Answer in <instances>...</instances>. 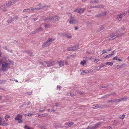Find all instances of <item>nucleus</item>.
<instances>
[{
	"instance_id": "obj_1",
	"label": "nucleus",
	"mask_w": 129,
	"mask_h": 129,
	"mask_svg": "<svg viewBox=\"0 0 129 129\" xmlns=\"http://www.w3.org/2000/svg\"><path fill=\"white\" fill-rule=\"evenodd\" d=\"M125 33H122L118 34L116 33H113L109 35L107 38L109 40H113L118 37L125 35Z\"/></svg>"
},
{
	"instance_id": "obj_2",
	"label": "nucleus",
	"mask_w": 129,
	"mask_h": 129,
	"mask_svg": "<svg viewBox=\"0 0 129 129\" xmlns=\"http://www.w3.org/2000/svg\"><path fill=\"white\" fill-rule=\"evenodd\" d=\"M55 40V39L53 38H49L45 42L43 43L42 47L44 48L47 47L51 43V42Z\"/></svg>"
},
{
	"instance_id": "obj_3",
	"label": "nucleus",
	"mask_w": 129,
	"mask_h": 129,
	"mask_svg": "<svg viewBox=\"0 0 129 129\" xmlns=\"http://www.w3.org/2000/svg\"><path fill=\"white\" fill-rule=\"evenodd\" d=\"M10 67L9 65V63L7 61L5 60L4 61H3L2 63V69L3 71H6L8 69H9Z\"/></svg>"
},
{
	"instance_id": "obj_4",
	"label": "nucleus",
	"mask_w": 129,
	"mask_h": 129,
	"mask_svg": "<svg viewBox=\"0 0 129 129\" xmlns=\"http://www.w3.org/2000/svg\"><path fill=\"white\" fill-rule=\"evenodd\" d=\"M70 15L71 16V17L70 16V17L68 19V21L70 24H74L77 23H78V21L76 19L75 17H72L71 14H70Z\"/></svg>"
},
{
	"instance_id": "obj_5",
	"label": "nucleus",
	"mask_w": 129,
	"mask_h": 129,
	"mask_svg": "<svg viewBox=\"0 0 129 129\" xmlns=\"http://www.w3.org/2000/svg\"><path fill=\"white\" fill-rule=\"evenodd\" d=\"M38 10L44 8H49L50 7V5H47L46 4H42L41 3H39L38 5L37 6Z\"/></svg>"
},
{
	"instance_id": "obj_6",
	"label": "nucleus",
	"mask_w": 129,
	"mask_h": 129,
	"mask_svg": "<svg viewBox=\"0 0 129 129\" xmlns=\"http://www.w3.org/2000/svg\"><path fill=\"white\" fill-rule=\"evenodd\" d=\"M60 18L57 16H50L47 18L46 20H48L49 21H51L53 20V22L54 23L56 21L59 20Z\"/></svg>"
},
{
	"instance_id": "obj_7",
	"label": "nucleus",
	"mask_w": 129,
	"mask_h": 129,
	"mask_svg": "<svg viewBox=\"0 0 129 129\" xmlns=\"http://www.w3.org/2000/svg\"><path fill=\"white\" fill-rule=\"evenodd\" d=\"M126 13L124 12L121 13L118 15L117 16V19L119 21L121 20L122 17L125 15Z\"/></svg>"
},
{
	"instance_id": "obj_8",
	"label": "nucleus",
	"mask_w": 129,
	"mask_h": 129,
	"mask_svg": "<svg viewBox=\"0 0 129 129\" xmlns=\"http://www.w3.org/2000/svg\"><path fill=\"white\" fill-rule=\"evenodd\" d=\"M84 9L82 8H78L75 9L74 10V11L75 12H77L79 13H83L84 11Z\"/></svg>"
},
{
	"instance_id": "obj_9",
	"label": "nucleus",
	"mask_w": 129,
	"mask_h": 129,
	"mask_svg": "<svg viewBox=\"0 0 129 129\" xmlns=\"http://www.w3.org/2000/svg\"><path fill=\"white\" fill-rule=\"evenodd\" d=\"M48 67L52 66L54 65L55 64V61H48Z\"/></svg>"
},
{
	"instance_id": "obj_10",
	"label": "nucleus",
	"mask_w": 129,
	"mask_h": 129,
	"mask_svg": "<svg viewBox=\"0 0 129 129\" xmlns=\"http://www.w3.org/2000/svg\"><path fill=\"white\" fill-rule=\"evenodd\" d=\"M74 124V123L72 122H69L66 123L65 124V127L67 128L71 127Z\"/></svg>"
},
{
	"instance_id": "obj_11",
	"label": "nucleus",
	"mask_w": 129,
	"mask_h": 129,
	"mask_svg": "<svg viewBox=\"0 0 129 129\" xmlns=\"http://www.w3.org/2000/svg\"><path fill=\"white\" fill-rule=\"evenodd\" d=\"M5 4L6 5V7L11 6L14 4L12 0L9 1L8 3H6Z\"/></svg>"
},
{
	"instance_id": "obj_12",
	"label": "nucleus",
	"mask_w": 129,
	"mask_h": 129,
	"mask_svg": "<svg viewBox=\"0 0 129 129\" xmlns=\"http://www.w3.org/2000/svg\"><path fill=\"white\" fill-rule=\"evenodd\" d=\"M22 118V115L20 114H18L17 116L15 118V119L16 120H19L21 119Z\"/></svg>"
},
{
	"instance_id": "obj_13",
	"label": "nucleus",
	"mask_w": 129,
	"mask_h": 129,
	"mask_svg": "<svg viewBox=\"0 0 129 129\" xmlns=\"http://www.w3.org/2000/svg\"><path fill=\"white\" fill-rule=\"evenodd\" d=\"M47 63L48 61H47L42 62L40 64H41L43 65L45 67H48V64H47Z\"/></svg>"
},
{
	"instance_id": "obj_14",
	"label": "nucleus",
	"mask_w": 129,
	"mask_h": 129,
	"mask_svg": "<svg viewBox=\"0 0 129 129\" xmlns=\"http://www.w3.org/2000/svg\"><path fill=\"white\" fill-rule=\"evenodd\" d=\"M102 124L101 122H99L97 124H95L94 126H93L94 129H96L98 128L100 126V125Z\"/></svg>"
},
{
	"instance_id": "obj_15",
	"label": "nucleus",
	"mask_w": 129,
	"mask_h": 129,
	"mask_svg": "<svg viewBox=\"0 0 129 129\" xmlns=\"http://www.w3.org/2000/svg\"><path fill=\"white\" fill-rule=\"evenodd\" d=\"M89 72H90L86 70H83L82 71V72H81V74H83L84 73H85L86 74H88Z\"/></svg>"
},
{
	"instance_id": "obj_16",
	"label": "nucleus",
	"mask_w": 129,
	"mask_h": 129,
	"mask_svg": "<svg viewBox=\"0 0 129 129\" xmlns=\"http://www.w3.org/2000/svg\"><path fill=\"white\" fill-rule=\"evenodd\" d=\"M65 36L66 38L68 39H71L72 38V36L71 35L66 34Z\"/></svg>"
},
{
	"instance_id": "obj_17",
	"label": "nucleus",
	"mask_w": 129,
	"mask_h": 129,
	"mask_svg": "<svg viewBox=\"0 0 129 129\" xmlns=\"http://www.w3.org/2000/svg\"><path fill=\"white\" fill-rule=\"evenodd\" d=\"M78 48V45H76L74 46L73 47H72V51H75L77 50Z\"/></svg>"
},
{
	"instance_id": "obj_18",
	"label": "nucleus",
	"mask_w": 129,
	"mask_h": 129,
	"mask_svg": "<svg viewBox=\"0 0 129 129\" xmlns=\"http://www.w3.org/2000/svg\"><path fill=\"white\" fill-rule=\"evenodd\" d=\"M86 60H84L81 61L80 63V64L84 66L86 64Z\"/></svg>"
},
{
	"instance_id": "obj_19",
	"label": "nucleus",
	"mask_w": 129,
	"mask_h": 129,
	"mask_svg": "<svg viewBox=\"0 0 129 129\" xmlns=\"http://www.w3.org/2000/svg\"><path fill=\"white\" fill-rule=\"evenodd\" d=\"M90 3H92L93 4H96L99 3L98 0H95L93 1H91Z\"/></svg>"
},
{
	"instance_id": "obj_20",
	"label": "nucleus",
	"mask_w": 129,
	"mask_h": 129,
	"mask_svg": "<svg viewBox=\"0 0 129 129\" xmlns=\"http://www.w3.org/2000/svg\"><path fill=\"white\" fill-rule=\"evenodd\" d=\"M14 20L13 18L12 17H11L10 18H9L8 20H7V22L9 23H11L12 22V21Z\"/></svg>"
},
{
	"instance_id": "obj_21",
	"label": "nucleus",
	"mask_w": 129,
	"mask_h": 129,
	"mask_svg": "<svg viewBox=\"0 0 129 129\" xmlns=\"http://www.w3.org/2000/svg\"><path fill=\"white\" fill-rule=\"evenodd\" d=\"M43 28L42 27H41L40 28H38L35 30L33 31L34 33H35L37 32H39L40 30H42Z\"/></svg>"
},
{
	"instance_id": "obj_22",
	"label": "nucleus",
	"mask_w": 129,
	"mask_h": 129,
	"mask_svg": "<svg viewBox=\"0 0 129 129\" xmlns=\"http://www.w3.org/2000/svg\"><path fill=\"white\" fill-rule=\"evenodd\" d=\"M113 60H118L120 61H122V60L121 59H120L119 58H118L117 57H114L113 59Z\"/></svg>"
},
{
	"instance_id": "obj_23",
	"label": "nucleus",
	"mask_w": 129,
	"mask_h": 129,
	"mask_svg": "<svg viewBox=\"0 0 129 129\" xmlns=\"http://www.w3.org/2000/svg\"><path fill=\"white\" fill-rule=\"evenodd\" d=\"M5 7H6V5L5 4L1 5L0 6V10H2L3 8H5Z\"/></svg>"
},
{
	"instance_id": "obj_24",
	"label": "nucleus",
	"mask_w": 129,
	"mask_h": 129,
	"mask_svg": "<svg viewBox=\"0 0 129 129\" xmlns=\"http://www.w3.org/2000/svg\"><path fill=\"white\" fill-rule=\"evenodd\" d=\"M44 25L45 28H47L50 27V25L49 24L45 23Z\"/></svg>"
},
{
	"instance_id": "obj_25",
	"label": "nucleus",
	"mask_w": 129,
	"mask_h": 129,
	"mask_svg": "<svg viewBox=\"0 0 129 129\" xmlns=\"http://www.w3.org/2000/svg\"><path fill=\"white\" fill-rule=\"evenodd\" d=\"M114 102H118L121 101V98L114 99Z\"/></svg>"
},
{
	"instance_id": "obj_26",
	"label": "nucleus",
	"mask_w": 129,
	"mask_h": 129,
	"mask_svg": "<svg viewBox=\"0 0 129 129\" xmlns=\"http://www.w3.org/2000/svg\"><path fill=\"white\" fill-rule=\"evenodd\" d=\"M60 66H64V64L63 61H61L59 62Z\"/></svg>"
},
{
	"instance_id": "obj_27",
	"label": "nucleus",
	"mask_w": 129,
	"mask_h": 129,
	"mask_svg": "<svg viewBox=\"0 0 129 129\" xmlns=\"http://www.w3.org/2000/svg\"><path fill=\"white\" fill-rule=\"evenodd\" d=\"M101 14L102 16L106 15L107 14V13L106 11H104Z\"/></svg>"
},
{
	"instance_id": "obj_28",
	"label": "nucleus",
	"mask_w": 129,
	"mask_h": 129,
	"mask_svg": "<svg viewBox=\"0 0 129 129\" xmlns=\"http://www.w3.org/2000/svg\"><path fill=\"white\" fill-rule=\"evenodd\" d=\"M29 9H30V10H29V11H30L31 10L33 11L35 10H37L38 9H37V7H36L35 8H32L31 7L29 8Z\"/></svg>"
},
{
	"instance_id": "obj_29",
	"label": "nucleus",
	"mask_w": 129,
	"mask_h": 129,
	"mask_svg": "<svg viewBox=\"0 0 129 129\" xmlns=\"http://www.w3.org/2000/svg\"><path fill=\"white\" fill-rule=\"evenodd\" d=\"M107 102L108 103H113L114 102V100H107Z\"/></svg>"
},
{
	"instance_id": "obj_30",
	"label": "nucleus",
	"mask_w": 129,
	"mask_h": 129,
	"mask_svg": "<svg viewBox=\"0 0 129 129\" xmlns=\"http://www.w3.org/2000/svg\"><path fill=\"white\" fill-rule=\"evenodd\" d=\"M10 117V116L8 115H6L5 117V119L6 121L7 122L8 120V119Z\"/></svg>"
},
{
	"instance_id": "obj_31",
	"label": "nucleus",
	"mask_w": 129,
	"mask_h": 129,
	"mask_svg": "<svg viewBox=\"0 0 129 129\" xmlns=\"http://www.w3.org/2000/svg\"><path fill=\"white\" fill-rule=\"evenodd\" d=\"M102 108V107L101 106H99L97 105L96 106L94 107L93 108L94 109H96L100 108Z\"/></svg>"
},
{
	"instance_id": "obj_32",
	"label": "nucleus",
	"mask_w": 129,
	"mask_h": 129,
	"mask_svg": "<svg viewBox=\"0 0 129 129\" xmlns=\"http://www.w3.org/2000/svg\"><path fill=\"white\" fill-rule=\"evenodd\" d=\"M87 26H90L92 24L91 22L90 21H88L86 23Z\"/></svg>"
},
{
	"instance_id": "obj_33",
	"label": "nucleus",
	"mask_w": 129,
	"mask_h": 129,
	"mask_svg": "<svg viewBox=\"0 0 129 129\" xmlns=\"http://www.w3.org/2000/svg\"><path fill=\"white\" fill-rule=\"evenodd\" d=\"M105 64L106 65H109L111 66L113 65V63L111 62H109L106 63Z\"/></svg>"
},
{
	"instance_id": "obj_34",
	"label": "nucleus",
	"mask_w": 129,
	"mask_h": 129,
	"mask_svg": "<svg viewBox=\"0 0 129 129\" xmlns=\"http://www.w3.org/2000/svg\"><path fill=\"white\" fill-rule=\"evenodd\" d=\"M125 117V115L124 114H123L122 115L120 116V117H119V118L121 119H123Z\"/></svg>"
},
{
	"instance_id": "obj_35",
	"label": "nucleus",
	"mask_w": 129,
	"mask_h": 129,
	"mask_svg": "<svg viewBox=\"0 0 129 129\" xmlns=\"http://www.w3.org/2000/svg\"><path fill=\"white\" fill-rule=\"evenodd\" d=\"M127 99V97H125L123 98H121V101H125Z\"/></svg>"
},
{
	"instance_id": "obj_36",
	"label": "nucleus",
	"mask_w": 129,
	"mask_h": 129,
	"mask_svg": "<svg viewBox=\"0 0 129 129\" xmlns=\"http://www.w3.org/2000/svg\"><path fill=\"white\" fill-rule=\"evenodd\" d=\"M104 28L103 26H101V27L99 28L98 31H101L103 30L104 29Z\"/></svg>"
},
{
	"instance_id": "obj_37",
	"label": "nucleus",
	"mask_w": 129,
	"mask_h": 129,
	"mask_svg": "<svg viewBox=\"0 0 129 129\" xmlns=\"http://www.w3.org/2000/svg\"><path fill=\"white\" fill-rule=\"evenodd\" d=\"M86 129H94L93 126H88Z\"/></svg>"
},
{
	"instance_id": "obj_38",
	"label": "nucleus",
	"mask_w": 129,
	"mask_h": 129,
	"mask_svg": "<svg viewBox=\"0 0 129 129\" xmlns=\"http://www.w3.org/2000/svg\"><path fill=\"white\" fill-rule=\"evenodd\" d=\"M92 59H93L94 61L95 62V63H96L100 60L99 59H94V58H92Z\"/></svg>"
},
{
	"instance_id": "obj_39",
	"label": "nucleus",
	"mask_w": 129,
	"mask_h": 129,
	"mask_svg": "<svg viewBox=\"0 0 129 129\" xmlns=\"http://www.w3.org/2000/svg\"><path fill=\"white\" fill-rule=\"evenodd\" d=\"M67 50L68 51H72V47H69L67 49Z\"/></svg>"
},
{
	"instance_id": "obj_40",
	"label": "nucleus",
	"mask_w": 129,
	"mask_h": 129,
	"mask_svg": "<svg viewBox=\"0 0 129 129\" xmlns=\"http://www.w3.org/2000/svg\"><path fill=\"white\" fill-rule=\"evenodd\" d=\"M102 15L101 13L99 14L98 15H96L95 16V17H102Z\"/></svg>"
},
{
	"instance_id": "obj_41",
	"label": "nucleus",
	"mask_w": 129,
	"mask_h": 129,
	"mask_svg": "<svg viewBox=\"0 0 129 129\" xmlns=\"http://www.w3.org/2000/svg\"><path fill=\"white\" fill-rule=\"evenodd\" d=\"M112 55L111 54H110L109 55H106L105 58H109L110 57H111Z\"/></svg>"
},
{
	"instance_id": "obj_42",
	"label": "nucleus",
	"mask_w": 129,
	"mask_h": 129,
	"mask_svg": "<svg viewBox=\"0 0 129 129\" xmlns=\"http://www.w3.org/2000/svg\"><path fill=\"white\" fill-rule=\"evenodd\" d=\"M108 85H106V86H102L101 87H100L99 88L100 89L103 88H106L108 87Z\"/></svg>"
},
{
	"instance_id": "obj_43",
	"label": "nucleus",
	"mask_w": 129,
	"mask_h": 129,
	"mask_svg": "<svg viewBox=\"0 0 129 129\" xmlns=\"http://www.w3.org/2000/svg\"><path fill=\"white\" fill-rule=\"evenodd\" d=\"M30 9H29V8L28 9H24V10L23 11V12H27V11H29V10Z\"/></svg>"
},
{
	"instance_id": "obj_44",
	"label": "nucleus",
	"mask_w": 129,
	"mask_h": 129,
	"mask_svg": "<svg viewBox=\"0 0 129 129\" xmlns=\"http://www.w3.org/2000/svg\"><path fill=\"white\" fill-rule=\"evenodd\" d=\"M13 3L14 4L15 3L18 1L19 0H12Z\"/></svg>"
},
{
	"instance_id": "obj_45",
	"label": "nucleus",
	"mask_w": 129,
	"mask_h": 129,
	"mask_svg": "<svg viewBox=\"0 0 129 129\" xmlns=\"http://www.w3.org/2000/svg\"><path fill=\"white\" fill-rule=\"evenodd\" d=\"M2 48L4 49L5 50H7V51L9 50L7 48L6 46L3 47Z\"/></svg>"
},
{
	"instance_id": "obj_46",
	"label": "nucleus",
	"mask_w": 129,
	"mask_h": 129,
	"mask_svg": "<svg viewBox=\"0 0 129 129\" xmlns=\"http://www.w3.org/2000/svg\"><path fill=\"white\" fill-rule=\"evenodd\" d=\"M26 52L27 53L29 54L31 56L32 55V54L31 52V51H27Z\"/></svg>"
},
{
	"instance_id": "obj_47",
	"label": "nucleus",
	"mask_w": 129,
	"mask_h": 129,
	"mask_svg": "<svg viewBox=\"0 0 129 129\" xmlns=\"http://www.w3.org/2000/svg\"><path fill=\"white\" fill-rule=\"evenodd\" d=\"M116 93L115 92H113L111 93L109 95H113L114 96V95H116Z\"/></svg>"
},
{
	"instance_id": "obj_48",
	"label": "nucleus",
	"mask_w": 129,
	"mask_h": 129,
	"mask_svg": "<svg viewBox=\"0 0 129 129\" xmlns=\"http://www.w3.org/2000/svg\"><path fill=\"white\" fill-rule=\"evenodd\" d=\"M104 7L102 5L99 6L98 5V8H103Z\"/></svg>"
},
{
	"instance_id": "obj_49",
	"label": "nucleus",
	"mask_w": 129,
	"mask_h": 129,
	"mask_svg": "<svg viewBox=\"0 0 129 129\" xmlns=\"http://www.w3.org/2000/svg\"><path fill=\"white\" fill-rule=\"evenodd\" d=\"M1 10L3 12H6L7 11V10L5 8H4Z\"/></svg>"
},
{
	"instance_id": "obj_50",
	"label": "nucleus",
	"mask_w": 129,
	"mask_h": 129,
	"mask_svg": "<svg viewBox=\"0 0 129 129\" xmlns=\"http://www.w3.org/2000/svg\"><path fill=\"white\" fill-rule=\"evenodd\" d=\"M33 115V113H28V114L27 115V116H30Z\"/></svg>"
},
{
	"instance_id": "obj_51",
	"label": "nucleus",
	"mask_w": 129,
	"mask_h": 129,
	"mask_svg": "<svg viewBox=\"0 0 129 129\" xmlns=\"http://www.w3.org/2000/svg\"><path fill=\"white\" fill-rule=\"evenodd\" d=\"M25 128H27V129H30L29 127H28L27 125H26L24 127Z\"/></svg>"
},
{
	"instance_id": "obj_52",
	"label": "nucleus",
	"mask_w": 129,
	"mask_h": 129,
	"mask_svg": "<svg viewBox=\"0 0 129 129\" xmlns=\"http://www.w3.org/2000/svg\"><path fill=\"white\" fill-rule=\"evenodd\" d=\"M99 66H96L95 67V69L97 70H99L100 69H99Z\"/></svg>"
},
{
	"instance_id": "obj_53",
	"label": "nucleus",
	"mask_w": 129,
	"mask_h": 129,
	"mask_svg": "<svg viewBox=\"0 0 129 129\" xmlns=\"http://www.w3.org/2000/svg\"><path fill=\"white\" fill-rule=\"evenodd\" d=\"M17 120L18 121V123H21L22 122V121L21 119H20L19 120Z\"/></svg>"
},
{
	"instance_id": "obj_54",
	"label": "nucleus",
	"mask_w": 129,
	"mask_h": 129,
	"mask_svg": "<svg viewBox=\"0 0 129 129\" xmlns=\"http://www.w3.org/2000/svg\"><path fill=\"white\" fill-rule=\"evenodd\" d=\"M102 54H103L105 53H107V51H105V50H104L102 51Z\"/></svg>"
},
{
	"instance_id": "obj_55",
	"label": "nucleus",
	"mask_w": 129,
	"mask_h": 129,
	"mask_svg": "<svg viewBox=\"0 0 129 129\" xmlns=\"http://www.w3.org/2000/svg\"><path fill=\"white\" fill-rule=\"evenodd\" d=\"M37 19V18H32L31 20V21H32V20H34V21H36V20Z\"/></svg>"
},
{
	"instance_id": "obj_56",
	"label": "nucleus",
	"mask_w": 129,
	"mask_h": 129,
	"mask_svg": "<svg viewBox=\"0 0 129 129\" xmlns=\"http://www.w3.org/2000/svg\"><path fill=\"white\" fill-rule=\"evenodd\" d=\"M46 109V107H44V109L43 110H40V111L41 112H43L44 110L45 109Z\"/></svg>"
},
{
	"instance_id": "obj_57",
	"label": "nucleus",
	"mask_w": 129,
	"mask_h": 129,
	"mask_svg": "<svg viewBox=\"0 0 129 129\" xmlns=\"http://www.w3.org/2000/svg\"><path fill=\"white\" fill-rule=\"evenodd\" d=\"M18 18L17 17H15L14 18L13 20H17Z\"/></svg>"
},
{
	"instance_id": "obj_58",
	"label": "nucleus",
	"mask_w": 129,
	"mask_h": 129,
	"mask_svg": "<svg viewBox=\"0 0 129 129\" xmlns=\"http://www.w3.org/2000/svg\"><path fill=\"white\" fill-rule=\"evenodd\" d=\"M57 88L58 89H60L61 88V86H57Z\"/></svg>"
},
{
	"instance_id": "obj_59",
	"label": "nucleus",
	"mask_w": 129,
	"mask_h": 129,
	"mask_svg": "<svg viewBox=\"0 0 129 129\" xmlns=\"http://www.w3.org/2000/svg\"><path fill=\"white\" fill-rule=\"evenodd\" d=\"M2 119L1 116H0V125H1V122L2 121Z\"/></svg>"
},
{
	"instance_id": "obj_60",
	"label": "nucleus",
	"mask_w": 129,
	"mask_h": 129,
	"mask_svg": "<svg viewBox=\"0 0 129 129\" xmlns=\"http://www.w3.org/2000/svg\"><path fill=\"white\" fill-rule=\"evenodd\" d=\"M94 8H98V5L97 6H94L93 7Z\"/></svg>"
},
{
	"instance_id": "obj_61",
	"label": "nucleus",
	"mask_w": 129,
	"mask_h": 129,
	"mask_svg": "<svg viewBox=\"0 0 129 129\" xmlns=\"http://www.w3.org/2000/svg\"><path fill=\"white\" fill-rule=\"evenodd\" d=\"M108 128L107 129H112V127L111 126H109L107 127Z\"/></svg>"
},
{
	"instance_id": "obj_62",
	"label": "nucleus",
	"mask_w": 129,
	"mask_h": 129,
	"mask_svg": "<svg viewBox=\"0 0 129 129\" xmlns=\"http://www.w3.org/2000/svg\"><path fill=\"white\" fill-rule=\"evenodd\" d=\"M30 103L31 102H28L27 103V105H29Z\"/></svg>"
},
{
	"instance_id": "obj_63",
	"label": "nucleus",
	"mask_w": 129,
	"mask_h": 129,
	"mask_svg": "<svg viewBox=\"0 0 129 129\" xmlns=\"http://www.w3.org/2000/svg\"><path fill=\"white\" fill-rule=\"evenodd\" d=\"M115 51H113L112 52V53L111 54L112 55H113L114 54Z\"/></svg>"
},
{
	"instance_id": "obj_64",
	"label": "nucleus",
	"mask_w": 129,
	"mask_h": 129,
	"mask_svg": "<svg viewBox=\"0 0 129 129\" xmlns=\"http://www.w3.org/2000/svg\"><path fill=\"white\" fill-rule=\"evenodd\" d=\"M9 52L11 53H12L13 52L12 50H8Z\"/></svg>"
}]
</instances>
